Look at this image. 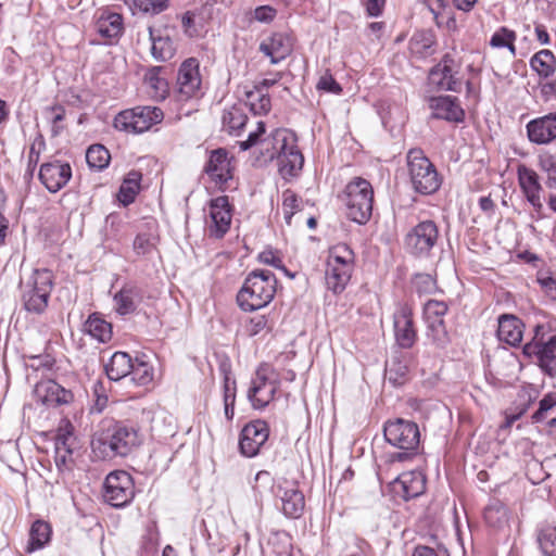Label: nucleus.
<instances>
[{"label":"nucleus","instance_id":"47","mask_svg":"<svg viewBox=\"0 0 556 556\" xmlns=\"http://www.w3.org/2000/svg\"><path fill=\"white\" fill-rule=\"evenodd\" d=\"M129 375L131 376V380L138 386H148L153 380V369L144 362H134Z\"/></svg>","mask_w":556,"mask_h":556},{"label":"nucleus","instance_id":"58","mask_svg":"<svg viewBox=\"0 0 556 556\" xmlns=\"http://www.w3.org/2000/svg\"><path fill=\"white\" fill-rule=\"evenodd\" d=\"M153 243L148 235H138L134 240V249L138 254L144 255L151 251Z\"/></svg>","mask_w":556,"mask_h":556},{"label":"nucleus","instance_id":"50","mask_svg":"<svg viewBox=\"0 0 556 556\" xmlns=\"http://www.w3.org/2000/svg\"><path fill=\"white\" fill-rule=\"evenodd\" d=\"M413 287L419 295L432 294L437 290V281L429 274H417L413 279Z\"/></svg>","mask_w":556,"mask_h":556},{"label":"nucleus","instance_id":"38","mask_svg":"<svg viewBox=\"0 0 556 556\" xmlns=\"http://www.w3.org/2000/svg\"><path fill=\"white\" fill-rule=\"evenodd\" d=\"M102 500L113 507H123L135 496V489H102Z\"/></svg>","mask_w":556,"mask_h":556},{"label":"nucleus","instance_id":"8","mask_svg":"<svg viewBox=\"0 0 556 556\" xmlns=\"http://www.w3.org/2000/svg\"><path fill=\"white\" fill-rule=\"evenodd\" d=\"M164 118L163 111L157 106H136L125 110L114 118L117 130L140 134L160 124Z\"/></svg>","mask_w":556,"mask_h":556},{"label":"nucleus","instance_id":"36","mask_svg":"<svg viewBox=\"0 0 556 556\" xmlns=\"http://www.w3.org/2000/svg\"><path fill=\"white\" fill-rule=\"evenodd\" d=\"M85 331L100 342H108L112 337L111 324L96 315L89 316L85 323Z\"/></svg>","mask_w":556,"mask_h":556},{"label":"nucleus","instance_id":"17","mask_svg":"<svg viewBox=\"0 0 556 556\" xmlns=\"http://www.w3.org/2000/svg\"><path fill=\"white\" fill-rule=\"evenodd\" d=\"M210 219L207 229L212 236L222 238L229 229L231 211L228 197H217L210 203Z\"/></svg>","mask_w":556,"mask_h":556},{"label":"nucleus","instance_id":"45","mask_svg":"<svg viewBox=\"0 0 556 556\" xmlns=\"http://www.w3.org/2000/svg\"><path fill=\"white\" fill-rule=\"evenodd\" d=\"M426 482L424 471L421 469H414L397 475L389 484L399 483L401 486H424Z\"/></svg>","mask_w":556,"mask_h":556},{"label":"nucleus","instance_id":"28","mask_svg":"<svg viewBox=\"0 0 556 556\" xmlns=\"http://www.w3.org/2000/svg\"><path fill=\"white\" fill-rule=\"evenodd\" d=\"M281 509L290 518H299L305 507L304 494L299 489H281Z\"/></svg>","mask_w":556,"mask_h":556},{"label":"nucleus","instance_id":"27","mask_svg":"<svg viewBox=\"0 0 556 556\" xmlns=\"http://www.w3.org/2000/svg\"><path fill=\"white\" fill-rule=\"evenodd\" d=\"M141 290L136 285H125L114 295L116 312L121 315H127L135 312L137 305L141 301Z\"/></svg>","mask_w":556,"mask_h":556},{"label":"nucleus","instance_id":"1","mask_svg":"<svg viewBox=\"0 0 556 556\" xmlns=\"http://www.w3.org/2000/svg\"><path fill=\"white\" fill-rule=\"evenodd\" d=\"M142 443L139 429L123 421H116L98 430L91 440V452L98 459L125 457Z\"/></svg>","mask_w":556,"mask_h":556},{"label":"nucleus","instance_id":"29","mask_svg":"<svg viewBox=\"0 0 556 556\" xmlns=\"http://www.w3.org/2000/svg\"><path fill=\"white\" fill-rule=\"evenodd\" d=\"M132 359L125 352H116L114 353L109 363L105 365V371L109 379L113 381H118L127 376H129L132 369Z\"/></svg>","mask_w":556,"mask_h":556},{"label":"nucleus","instance_id":"13","mask_svg":"<svg viewBox=\"0 0 556 556\" xmlns=\"http://www.w3.org/2000/svg\"><path fill=\"white\" fill-rule=\"evenodd\" d=\"M268 426L263 420H254L243 427L240 433L239 450L245 457H254L268 440Z\"/></svg>","mask_w":556,"mask_h":556},{"label":"nucleus","instance_id":"64","mask_svg":"<svg viewBox=\"0 0 556 556\" xmlns=\"http://www.w3.org/2000/svg\"><path fill=\"white\" fill-rule=\"evenodd\" d=\"M366 10L370 16H379L384 7V0H365Z\"/></svg>","mask_w":556,"mask_h":556},{"label":"nucleus","instance_id":"37","mask_svg":"<svg viewBox=\"0 0 556 556\" xmlns=\"http://www.w3.org/2000/svg\"><path fill=\"white\" fill-rule=\"evenodd\" d=\"M111 155L109 150L102 144H93L86 152V161L89 167L103 169L109 165Z\"/></svg>","mask_w":556,"mask_h":556},{"label":"nucleus","instance_id":"5","mask_svg":"<svg viewBox=\"0 0 556 556\" xmlns=\"http://www.w3.org/2000/svg\"><path fill=\"white\" fill-rule=\"evenodd\" d=\"M413 189L420 194H432L441 186V177L421 149H410L406 156Z\"/></svg>","mask_w":556,"mask_h":556},{"label":"nucleus","instance_id":"62","mask_svg":"<svg viewBox=\"0 0 556 556\" xmlns=\"http://www.w3.org/2000/svg\"><path fill=\"white\" fill-rule=\"evenodd\" d=\"M267 326V320L264 316H256L251 318L247 325V331L250 336H256L263 331Z\"/></svg>","mask_w":556,"mask_h":556},{"label":"nucleus","instance_id":"22","mask_svg":"<svg viewBox=\"0 0 556 556\" xmlns=\"http://www.w3.org/2000/svg\"><path fill=\"white\" fill-rule=\"evenodd\" d=\"M530 141L538 144H545L556 138V115L549 114L531 121L527 125Z\"/></svg>","mask_w":556,"mask_h":556},{"label":"nucleus","instance_id":"24","mask_svg":"<svg viewBox=\"0 0 556 556\" xmlns=\"http://www.w3.org/2000/svg\"><path fill=\"white\" fill-rule=\"evenodd\" d=\"M430 108L435 118L450 122H462L464 118V111L457 103V99L450 96L431 98Z\"/></svg>","mask_w":556,"mask_h":556},{"label":"nucleus","instance_id":"18","mask_svg":"<svg viewBox=\"0 0 556 556\" xmlns=\"http://www.w3.org/2000/svg\"><path fill=\"white\" fill-rule=\"evenodd\" d=\"M231 160L225 149L213 150L208 156L204 172L215 184L224 185L232 178Z\"/></svg>","mask_w":556,"mask_h":556},{"label":"nucleus","instance_id":"43","mask_svg":"<svg viewBox=\"0 0 556 556\" xmlns=\"http://www.w3.org/2000/svg\"><path fill=\"white\" fill-rule=\"evenodd\" d=\"M248 121V116L241 108L231 106L223 114V125L229 132L241 129Z\"/></svg>","mask_w":556,"mask_h":556},{"label":"nucleus","instance_id":"21","mask_svg":"<svg viewBox=\"0 0 556 556\" xmlns=\"http://www.w3.org/2000/svg\"><path fill=\"white\" fill-rule=\"evenodd\" d=\"M394 333L397 344L403 349L412 348L416 340V331L413 326L412 312L408 307H402L394 315Z\"/></svg>","mask_w":556,"mask_h":556},{"label":"nucleus","instance_id":"23","mask_svg":"<svg viewBox=\"0 0 556 556\" xmlns=\"http://www.w3.org/2000/svg\"><path fill=\"white\" fill-rule=\"evenodd\" d=\"M279 172L283 177L296 176L303 167L304 157L296 147V140L292 135V143L277 156Z\"/></svg>","mask_w":556,"mask_h":556},{"label":"nucleus","instance_id":"60","mask_svg":"<svg viewBox=\"0 0 556 556\" xmlns=\"http://www.w3.org/2000/svg\"><path fill=\"white\" fill-rule=\"evenodd\" d=\"M276 10L269 5H262L254 10V18L262 23H268L274 20Z\"/></svg>","mask_w":556,"mask_h":556},{"label":"nucleus","instance_id":"25","mask_svg":"<svg viewBox=\"0 0 556 556\" xmlns=\"http://www.w3.org/2000/svg\"><path fill=\"white\" fill-rule=\"evenodd\" d=\"M518 178L519 185L527 200L536 211H540L542 208V201L540 197L542 187L539 182L536 173L527 167H520L518 169Z\"/></svg>","mask_w":556,"mask_h":556},{"label":"nucleus","instance_id":"35","mask_svg":"<svg viewBox=\"0 0 556 556\" xmlns=\"http://www.w3.org/2000/svg\"><path fill=\"white\" fill-rule=\"evenodd\" d=\"M245 103L250 106V110L256 114H266L270 110V99L267 93L262 92L260 87H253L250 90H245Z\"/></svg>","mask_w":556,"mask_h":556},{"label":"nucleus","instance_id":"54","mask_svg":"<svg viewBox=\"0 0 556 556\" xmlns=\"http://www.w3.org/2000/svg\"><path fill=\"white\" fill-rule=\"evenodd\" d=\"M299 208L298 197L290 190L283 192L282 211L287 224H290L295 211Z\"/></svg>","mask_w":556,"mask_h":556},{"label":"nucleus","instance_id":"34","mask_svg":"<svg viewBox=\"0 0 556 556\" xmlns=\"http://www.w3.org/2000/svg\"><path fill=\"white\" fill-rule=\"evenodd\" d=\"M530 65L540 76L548 77L556 70V59L549 50H542L532 56Z\"/></svg>","mask_w":556,"mask_h":556},{"label":"nucleus","instance_id":"9","mask_svg":"<svg viewBox=\"0 0 556 556\" xmlns=\"http://www.w3.org/2000/svg\"><path fill=\"white\" fill-rule=\"evenodd\" d=\"M280 382L268 366H260L251 381L247 396L255 409L265 408L274 399Z\"/></svg>","mask_w":556,"mask_h":556},{"label":"nucleus","instance_id":"16","mask_svg":"<svg viewBox=\"0 0 556 556\" xmlns=\"http://www.w3.org/2000/svg\"><path fill=\"white\" fill-rule=\"evenodd\" d=\"M71 177L72 168L70 164L60 161L45 163L39 170L41 184L53 193L65 187Z\"/></svg>","mask_w":556,"mask_h":556},{"label":"nucleus","instance_id":"51","mask_svg":"<svg viewBox=\"0 0 556 556\" xmlns=\"http://www.w3.org/2000/svg\"><path fill=\"white\" fill-rule=\"evenodd\" d=\"M136 482L126 470H114L105 477L103 486H131Z\"/></svg>","mask_w":556,"mask_h":556},{"label":"nucleus","instance_id":"6","mask_svg":"<svg viewBox=\"0 0 556 556\" xmlns=\"http://www.w3.org/2000/svg\"><path fill=\"white\" fill-rule=\"evenodd\" d=\"M383 435L390 445L405 451L394 455L393 459L399 462L407 459V452L415 451L420 443V431L417 424L402 418L388 420L383 427Z\"/></svg>","mask_w":556,"mask_h":556},{"label":"nucleus","instance_id":"40","mask_svg":"<svg viewBox=\"0 0 556 556\" xmlns=\"http://www.w3.org/2000/svg\"><path fill=\"white\" fill-rule=\"evenodd\" d=\"M141 174L138 172H130L124 179L123 185L119 189V200L124 204H128L134 201L138 190Z\"/></svg>","mask_w":556,"mask_h":556},{"label":"nucleus","instance_id":"46","mask_svg":"<svg viewBox=\"0 0 556 556\" xmlns=\"http://www.w3.org/2000/svg\"><path fill=\"white\" fill-rule=\"evenodd\" d=\"M433 42V36L430 33L421 31L413 36L409 48L413 53L424 56L429 53Z\"/></svg>","mask_w":556,"mask_h":556},{"label":"nucleus","instance_id":"26","mask_svg":"<svg viewBox=\"0 0 556 556\" xmlns=\"http://www.w3.org/2000/svg\"><path fill=\"white\" fill-rule=\"evenodd\" d=\"M523 324L514 315H502L498 317L497 338L500 341L516 346L522 340Z\"/></svg>","mask_w":556,"mask_h":556},{"label":"nucleus","instance_id":"15","mask_svg":"<svg viewBox=\"0 0 556 556\" xmlns=\"http://www.w3.org/2000/svg\"><path fill=\"white\" fill-rule=\"evenodd\" d=\"M446 312L447 305L442 301L429 300L424 306V317L428 325L429 336L440 346L447 342V332L443 319Z\"/></svg>","mask_w":556,"mask_h":556},{"label":"nucleus","instance_id":"39","mask_svg":"<svg viewBox=\"0 0 556 556\" xmlns=\"http://www.w3.org/2000/svg\"><path fill=\"white\" fill-rule=\"evenodd\" d=\"M327 263L354 268V253L346 244H337L329 251Z\"/></svg>","mask_w":556,"mask_h":556},{"label":"nucleus","instance_id":"61","mask_svg":"<svg viewBox=\"0 0 556 556\" xmlns=\"http://www.w3.org/2000/svg\"><path fill=\"white\" fill-rule=\"evenodd\" d=\"M76 453V451H70V450H60L55 451V464L59 467V469L67 468L70 464L73 463V455Z\"/></svg>","mask_w":556,"mask_h":556},{"label":"nucleus","instance_id":"12","mask_svg":"<svg viewBox=\"0 0 556 556\" xmlns=\"http://www.w3.org/2000/svg\"><path fill=\"white\" fill-rule=\"evenodd\" d=\"M523 354L527 356H535L540 367L549 376H553L556 370V334H551L545 340L542 336L535 338L525 344Z\"/></svg>","mask_w":556,"mask_h":556},{"label":"nucleus","instance_id":"14","mask_svg":"<svg viewBox=\"0 0 556 556\" xmlns=\"http://www.w3.org/2000/svg\"><path fill=\"white\" fill-rule=\"evenodd\" d=\"M459 65L451 54H445L442 61L429 73V84L441 90L457 91L462 85L456 77Z\"/></svg>","mask_w":556,"mask_h":556},{"label":"nucleus","instance_id":"4","mask_svg":"<svg viewBox=\"0 0 556 556\" xmlns=\"http://www.w3.org/2000/svg\"><path fill=\"white\" fill-rule=\"evenodd\" d=\"M345 205V214L349 219L359 225H365L371 217L374 189L369 181L356 177L346 186L342 194Z\"/></svg>","mask_w":556,"mask_h":556},{"label":"nucleus","instance_id":"57","mask_svg":"<svg viewBox=\"0 0 556 556\" xmlns=\"http://www.w3.org/2000/svg\"><path fill=\"white\" fill-rule=\"evenodd\" d=\"M538 282L551 300H556V278L552 277L548 273H540Z\"/></svg>","mask_w":556,"mask_h":556},{"label":"nucleus","instance_id":"41","mask_svg":"<svg viewBox=\"0 0 556 556\" xmlns=\"http://www.w3.org/2000/svg\"><path fill=\"white\" fill-rule=\"evenodd\" d=\"M408 376L407 365L400 359H392L386 368V379L394 387L402 386Z\"/></svg>","mask_w":556,"mask_h":556},{"label":"nucleus","instance_id":"2","mask_svg":"<svg viewBox=\"0 0 556 556\" xmlns=\"http://www.w3.org/2000/svg\"><path fill=\"white\" fill-rule=\"evenodd\" d=\"M277 279L270 270L251 271L237 295L239 306L247 312L265 307L276 293Z\"/></svg>","mask_w":556,"mask_h":556},{"label":"nucleus","instance_id":"33","mask_svg":"<svg viewBox=\"0 0 556 556\" xmlns=\"http://www.w3.org/2000/svg\"><path fill=\"white\" fill-rule=\"evenodd\" d=\"M51 526L43 520H36L29 531V541L26 552L31 553L42 548L51 538Z\"/></svg>","mask_w":556,"mask_h":556},{"label":"nucleus","instance_id":"7","mask_svg":"<svg viewBox=\"0 0 556 556\" xmlns=\"http://www.w3.org/2000/svg\"><path fill=\"white\" fill-rule=\"evenodd\" d=\"M53 287V275L48 269H35L25 281L23 291L24 306L27 311L42 313Z\"/></svg>","mask_w":556,"mask_h":556},{"label":"nucleus","instance_id":"56","mask_svg":"<svg viewBox=\"0 0 556 556\" xmlns=\"http://www.w3.org/2000/svg\"><path fill=\"white\" fill-rule=\"evenodd\" d=\"M258 260L261 263L274 266L278 269H281L287 275H289L287 268L282 264V260L279 256L278 252H276L271 249H266L258 254Z\"/></svg>","mask_w":556,"mask_h":556},{"label":"nucleus","instance_id":"3","mask_svg":"<svg viewBox=\"0 0 556 556\" xmlns=\"http://www.w3.org/2000/svg\"><path fill=\"white\" fill-rule=\"evenodd\" d=\"M265 134V124L263 122L257 123V129L252 131L248 139L241 141L240 149L245 151L251 148H255L257 153L256 161L263 165L266 164L286 150L288 144L292 143V132L287 129H275L269 136L262 138Z\"/></svg>","mask_w":556,"mask_h":556},{"label":"nucleus","instance_id":"53","mask_svg":"<svg viewBox=\"0 0 556 556\" xmlns=\"http://www.w3.org/2000/svg\"><path fill=\"white\" fill-rule=\"evenodd\" d=\"M317 90L330 92L333 94H340L342 92V87L339 83L333 78V76L326 71L318 79L316 85Z\"/></svg>","mask_w":556,"mask_h":556},{"label":"nucleus","instance_id":"59","mask_svg":"<svg viewBox=\"0 0 556 556\" xmlns=\"http://www.w3.org/2000/svg\"><path fill=\"white\" fill-rule=\"evenodd\" d=\"M148 83H149L150 87L155 89V93H154L155 97H159L162 99L165 98V96L167 93V83L165 81V79H163L156 75H151L148 79Z\"/></svg>","mask_w":556,"mask_h":556},{"label":"nucleus","instance_id":"48","mask_svg":"<svg viewBox=\"0 0 556 556\" xmlns=\"http://www.w3.org/2000/svg\"><path fill=\"white\" fill-rule=\"evenodd\" d=\"M516 39V35L513 30H509L505 27H502L500 30L494 33L490 40V45L493 48H504L507 47L511 53V55H515V46L514 41Z\"/></svg>","mask_w":556,"mask_h":556},{"label":"nucleus","instance_id":"49","mask_svg":"<svg viewBox=\"0 0 556 556\" xmlns=\"http://www.w3.org/2000/svg\"><path fill=\"white\" fill-rule=\"evenodd\" d=\"M539 543L546 556H556V527H547L540 532Z\"/></svg>","mask_w":556,"mask_h":556},{"label":"nucleus","instance_id":"52","mask_svg":"<svg viewBox=\"0 0 556 556\" xmlns=\"http://www.w3.org/2000/svg\"><path fill=\"white\" fill-rule=\"evenodd\" d=\"M46 149V142L41 135L33 140L28 152V169L33 172L39 162L41 152Z\"/></svg>","mask_w":556,"mask_h":556},{"label":"nucleus","instance_id":"32","mask_svg":"<svg viewBox=\"0 0 556 556\" xmlns=\"http://www.w3.org/2000/svg\"><path fill=\"white\" fill-rule=\"evenodd\" d=\"M96 29L105 39L117 38L123 30V20L117 13L102 14L96 23Z\"/></svg>","mask_w":556,"mask_h":556},{"label":"nucleus","instance_id":"11","mask_svg":"<svg viewBox=\"0 0 556 556\" xmlns=\"http://www.w3.org/2000/svg\"><path fill=\"white\" fill-rule=\"evenodd\" d=\"M439 239L438 226L432 220L416 225L405 238L407 250L417 256L428 255Z\"/></svg>","mask_w":556,"mask_h":556},{"label":"nucleus","instance_id":"19","mask_svg":"<svg viewBox=\"0 0 556 556\" xmlns=\"http://www.w3.org/2000/svg\"><path fill=\"white\" fill-rule=\"evenodd\" d=\"M293 40L286 33H275L265 38L260 45V51L270 59L271 64H277L291 54Z\"/></svg>","mask_w":556,"mask_h":556},{"label":"nucleus","instance_id":"42","mask_svg":"<svg viewBox=\"0 0 556 556\" xmlns=\"http://www.w3.org/2000/svg\"><path fill=\"white\" fill-rule=\"evenodd\" d=\"M484 519L488 525L501 527L508 521L507 510L502 503L494 501L485 507Z\"/></svg>","mask_w":556,"mask_h":556},{"label":"nucleus","instance_id":"10","mask_svg":"<svg viewBox=\"0 0 556 556\" xmlns=\"http://www.w3.org/2000/svg\"><path fill=\"white\" fill-rule=\"evenodd\" d=\"M202 77L200 63L195 58L185 60L177 74V98L179 101H188L199 98L201 94Z\"/></svg>","mask_w":556,"mask_h":556},{"label":"nucleus","instance_id":"31","mask_svg":"<svg viewBox=\"0 0 556 556\" xmlns=\"http://www.w3.org/2000/svg\"><path fill=\"white\" fill-rule=\"evenodd\" d=\"M352 271V268L327 263L325 279L328 289L334 293L342 292L351 279Z\"/></svg>","mask_w":556,"mask_h":556},{"label":"nucleus","instance_id":"55","mask_svg":"<svg viewBox=\"0 0 556 556\" xmlns=\"http://www.w3.org/2000/svg\"><path fill=\"white\" fill-rule=\"evenodd\" d=\"M556 405V394H546L539 403V409L532 415L533 422H541L548 410Z\"/></svg>","mask_w":556,"mask_h":556},{"label":"nucleus","instance_id":"44","mask_svg":"<svg viewBox=\"0 0 556 556\" xmlns=\"http://www.w3.org/2000/svg\"><path fill=\"white\" fill-rule=\"evenodd\" d=\"M55 451L70 450L78 451L79 442L72 432V426L67 424L64 428H60L55 437Z\"/></svg>","mask_w":556,"mask_h":556},{"label":"nucleus","instance_id":"63","mask_svg":"<svg viewBox=\"0 0 556 556\" xmlns=\"http://www.w3.org/2000/svg\"><path fill=\"white\" fill-rule=\"evenodd\" d=\"M236 401V381H230L229 378L225 379L224 386V404H235Z\"/></svg>","mask_w":556,"mask_h":556},{"label":"nucleus","instance_id":"20","mask_svg":"<svg viewBox=\"0 0 556 556\" xmlns=\"http://www.w3.org/2000/svg\"><path fill=\"white\" fill-rule=\"evenodd\" d=\"M35 395L47 406L67 404L73 400V394L53 380H42L35 387Z\"/></svg>","mask_w":556,"mask_h":556},{"label":"nucleus","instance_id":"30","mask_svg":"<svg viewBox=\"0 0 556 556\" xmlns=\"http://www.w3.org/2000/svg\"><path fill=\"white\" fill-rule=\"evenodd\" d=\"M151 40V54L157 62H165L175 55V47L168 36H156L152 27L148 28Z\"/></svg>","mask_w":556,"mask_h":556}]
</instances>
